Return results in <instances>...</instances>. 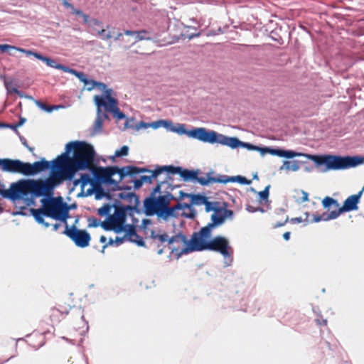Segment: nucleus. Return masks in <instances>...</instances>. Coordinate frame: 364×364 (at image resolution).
<instances>
[{"mask_svg":"<svg viewBox=\"0 0 364 364\" xmlns=\"http://www.w3.org/2000/svg\"><path fill=\"white\" fill-rule=\"evenodd\" d=\"M167 173H178L185 181H197L202 186H207L215 183V178L213 176V173L209 172L205 176H198L199 171H192L183 169L180 166H166Z\"/></svg>","mask_w":364,"mask_h":364,"instance_id":"obj_9","label":"nucleus"},{"mask_svg":"<svg viewBox=\"0 0 364 364\" xmlns=\"http://www.w3.org/2000/svg\"><path fill=\"white\" fill-rule=\"evenodd\" d=\"M51 167L50 162L42 159L39 161L33 164L24 162L23 173L24 176H34L40 172L49 169Z\"/></svg>","mask_w":364,"mask_h":364,"instance_id":"obj_16","label":"nucleus"},{"mask_svg":"<svg viewBox=\"0 0 364 364\" xmlns=\"http://www.w3.org/2000/svg\"><path fill=\"white\" fill-rule=\"evenodd\" d=\"M82 18H83V21L84 23H88L90 25V19H89V16L85 14H83L82 16Z\"/></svg>","mask_w":364,"mask_h":364,"instance_id":"obj_60","label":"nucleus"},{"mask_svg":"<svg viewBox=\"0 0 364 364\" xmlns=\"http://www.w3.org/2000/svg\"><path fill=\"white\" fill-rule=\"evenodd\" d=\"M164 183V182H161L156 185V186L154 188L153 192L151 193V197H155L156 193L160 192L161 186Z\"/></svg>","mask_w":364,"mask_h":364,"instance_id":"obj_52","label":"nucleus"},{"mask_svg":"<svg viewBox=\"0 0 364 364\" xmlns=\"http://www.w3.org/2000/svg\"><path fill=\"white\" fill-rule=\"evenodd\" d=\"M293 197L297 203H302L309 200V193L304 190H295Z\"/></svg>","mask_w":364,"mask_h":364,"instance_id":"obj_31","label":"nucleus"},{"mask_svg":"<svg viewBox=\"0 0 364 364\" xmlns=\"http://www.w3.org/2000/svg\"><path fill=\"white\" fill-rule=\"evenodd\" d=\"M247 210L248 211H250V212H255V211H257V210H260V211H262V212H263V210H262V208H254L253 207H252V206H250V205H248V206L247 207Z\"/></svg>","mask_w":364,"mask_h":364,"instance_id":"obj_59","label":"nucleus"},{"mask_svg":"<svg viewBox=\"0 0 364 364\" xmlns=\"http://www.w3.org/2000/svg\"><path fill=\"white\" fill-rule=\"evenodd\" d=\"M89 226L97 227L100 225V221L95 218H90L88 219Z\"/></svg>","mask_w":364,"mask_h":364,"instance_id":"obj_50","label":"nucleus"},{"mask_svg":"<svg viewBox=\"0 0 364 364\" xmlns=\"http://www.w3.org/2000/svg\"><path fill=\"white\" fill-rule=\"evenodd\" d=\"M111 206L108 204H105L102 207L97 210V213L100 216H105L109 214Z\"/></svg>","mask_w":364,"mask_h":364,"instance_id":"obj_45","label":"nucleus"},{"mask_svg":"<svg viewBox=\"0 0 364 364\" xmlns=\"http://www.w3.org/2000/svg\"><path fill=\"white\" fill-rule=\"evenodd\" d=\"M95 87H97L99 90H100L101 91L104 92V96H102V97L105 99V100L106 102H107V100H106V92L108 91V90H110L111 93H112V90L111 89H107V85L105 83L101 82H97V81L92 80V82H91V86L87 87V90L88 91H91Z\"/></svg>","mask_w":364,"mask_h":364,"instance_id":"obj_30","label":"nucleus"},{"mask_svg":"<svg viewBox=\"0 0 364 364\" xmlns=\"http://www.w3.org/2000/svg\"><path fill=\"white\" fill-rule=\"evenodd\" d=\"M300 162L299 161H284L283 166L280 167V170L284 168L287 171H297L300 168Z\"/></svg>","mask_w":364,"mask_h":364,"instance_id":"obj_32","label":"nucleus"},{"mask_svg":"<svg viewBox=\"0 0 364 364\" xmlns=\"http://www.w3.org/2000/svg\"><path fill=\"white\" fill-rule=\"evenodd\" d=\"M126 36L124 33H117L114 36V41H119V46L124 48V49H127L132 46L131 43L132 42L130 41L129 38H127L124 37Z\"/></svg>","mask_w":364,"mask_h":364,"instance_id":"obj_28","label":"nucleus"},{"mask_svg":"<svg viewBox=\"0 0 364 364\" xmlns=\"http://www.w3.org/2000/svg\"><path fill=\"white\" fill-rule=\"evenodd\" d=\"M256 151H258L261 153L262 155L268 153V147H259L257 146Z\"/></svg>","mask_w":364,"mask_h":364,"instance_id":"obj_54","label":"nucleus"},{"mask_svg":"<svg viewBox=\"0 0 364 364\" xmlns=\"http://www.w3.org/2000/svg\"><path fill=\"white\" fill-rule=\"evenodd\" d=\"M269 154L277 156L279 157H284L287 159H292L296 156H304L308 159L313 161L311 156H321V155H311L309 154H304L300 152H296L292 150H283L280 149H274L268 147V153Z\"/></svg>","mask_w":364,"mask_h":364,"instance_id":"obj_20","label":"nucleus"},{"mask_svg":"<svg viewBox=\"0 0 364 364\" xmlns=\"http://www.w3.org/2000/svg\"><path fill=\"white\" fill-rule=\"evenodd\" d=\"M270 188V185H268L265 187V188L262 191L258 192V196H259V202L262 203V201H268V197H269V190Z\"/></svg>","mask_w":364,"mask_h":364,"instance_id":"obj_42","label":"nucleus"},{"mask_svg":"<svg viewBox=\"0 0 364 364\" xmlns=\"http://www.w3.org/2000/svg\"><path fill=\"white\" fill-rule=\"evenodd\" d=\"M124 34L127 36L132 37L133 38V41L131 43L134 45L138 41L142 40H151V37H149V32L146 30H140V31H131V30H125Z\"/></svg>","mask_w":364,"mask_h":364,"instance_id":"obj_24","label":"nucleus"},{"mask_svg":"<svg viewBox=\"0 0 364 364\" xmlns=\"http://www.w3.org/2000/svg\"><path fill=\"white\" fill-rule=\"evenodd\" d=\"M26 55L27 56H31V55H33L34 56L35 58H36L37 59L40 60H42L43 62H45L46 63V65L50 68H56V69H58V70H61L64 72H66L68 71V68L65 66V65H63L61 64H58L55 62V60L48 58V57H46V56H43V55H41V53H36L33 50H29L26 52Z\"/></svg>","mask_w":364,"mask_h":364,"instance_id":"obj_21","label":"nucleus"},{"mask_svg":"<svg viewBox=\"0 0 364 364\" xmlns=\"http://www.w3.org/2000/svg\"><path fill=\"white\" fill-rule=\"evenodd\" d=\"M124 237L131 242L137 243L139 245H144V242L137 235L135 226L133 225H124Z\"/></svg>","mask_w":364,"mask_h":364,"instance_id":"obj_23","label":"nucleus"},{"mask_svg":"<svg viewBox=\"0 0 364 364\" xmlns=\"http://www.w3.org/2000/svg\"><path fill=\"white\" fill-rule=\"evenodd\" d=\"M179 215L193 219L196 217V213L193 207H191V205L186 203H178L173 207L168 205L159 213V217L167 219L171 217L176 218Z\"/></svg>","mask_w":364,"mask_h":364,"instance_id":"obj_12","label":"nucleus"},{"mask_svg":"<svg viewBox=\"0 0 364 364\" xmlns=\"http://www.w3.org/2000/svg\"><path fill=\"white\" fill-rule=\"evenodd\" d=\"M63 233L69 237L77 247L82 248L87 247L91 240L90 235L86 230L77 229L75 225L69 228L67 222H65V230Z\"/></svg>","mask_w":364,"mask_h":364,"instance_id":"obj_13","label":"nucleus"},{"mask_svg":"<svg viewBox=\"0 0 364 364\" xmlns=\"http://www.w3.org/2000/svg\"><path fill=\"white\" fill-rule=\"evenodd\" d=\"M152 237L154 240H158L161 242H168V240L170 239V238H168V235L166 233L156 234V235L152 233Z\"/></svg>","mask_w":364,"mask_h":364,"instance_id":"obj_46","label":"nucleus"},{"mask_svg":"<svg viewBox=\"0 0 364 364\" xmlns=\"http://www.w3.org/2000/svg\"><path fill=\"white\" fill-rule=\"evenodd\" d=\"M36 105L41 109H42L43 110H46V111H47L48 112H52L54 109H57V107H55V106H49V105H47L45 103L42 102H40V101H37L36 102Z\"/></svg>","mask_w":364,"mask_h":364,"instance_id":"obj_47","label":"nucleus"},{"mask_svg":"<svg viewBox=\"0 0 364 364\" xmlns=\"http://www.w3.org/2000/svg\"><path fill=\"white\" fill-rule=\"evenodd\" d=\"M95 32L96 29H100L103 27L102 22L96 19V18H92L90 21V25H89Z\"/></svg>","mask_w":364,"mask_h":364,"instance_id":"obj_44","label":"nucleus"},{"mask_svg":"<svg viewBox=\"0 0 364 364\" xmlns=\"http://www.w3.org/2000/svg\"><path fill=\"white\" fill-rule=\"evenodd\" d=\"M211 233L208 235H204L199 232H194L192 235V244L191 247L186 249L188 250H211L220 252L225 257H230L232 253V248L229 246L228 240L222 236L215 237L213 240H208Z\"/></svg>","mask_w":364,"mask_h":364,"instance_id":"obj_5","label":"nucleus"},{"mask_svg":"<svg viewBox=\"0 0 364 364\" xmlns=\"http://www.w3.org/2000/svg\"><path fill=\"white\" fill-rule=\"evenodd\" d=\"M229 182H238L240 184L250 185L252 183V181L241 176L230 177L225 175H220L218 177L215 178V183H219L225 184Z\"/></svg>","mask_w":364,"mask_h":364,"instance_id":"obj_22","label":"nucleus"},{"mask_svg":"<svg viewBox=\"0 0 364 364\" xmlns=\"http://www.w3.org/2000/svg\"><path fill=\"white\" fill-rule=\"evenodd\" d=\"M42 202L46 216L62 220L65 223L68 210L66 203L63 202L61 198H52L48 200L43 199Z\"/></svg>","mask_w":364,"mask_h":364,"instance_id":"obj_8","label":"nucleus"},{"mask_svg":"<svg viewBox=\"0 0 364 364\" xmlns=\"http://www.w3.org/2000/svg\"><path fill=\"white\" fill-rule=\"evenodd\" d=\"M146 169L148 170V171H145L144 173H150L151 174L149 176H141L144 183H152L153 178H156L158 176H159L164 171L167 172L166 166H157L156 168L153 171H151L148 168H146Z\"/></svg>","mask_w":364,"mask_h":364,"instance_id":"obj_26","label":"nucleus"},{"mask_svg":"<svg viewBox=\"0 0 364 364\" xmlns=\"http://www.w3.org/2000/svg\"><path fill=\"white\" fill-rule=\"evenodd\" d=\"M143 183L144 181H142L141 178H140L139 179H136L134 181V187L136 188H139L142 186Z\"/></svg>","mask_w":364,"mask_h":364,"instance_id":"obj_55","label":"nucleus"},{"mask_svg":"<svg viewBox=\"0 0 364 364\" xmlns=\"http://www.w3.org/2000/svg\"><path fill=\"white\" fill-rule=\"evenodd\" d=\"M316 322L319 326H327V320L326 319H323V318L319 319V318H318V319L316 320Z\"/></svg>","mask_w":364,"mask_h":364,"instance_id":"obj_57","label":"nucleus"},{"mask_svg":"<svg viewBox=\"0 0 364 364\" xmlns=\"http://www.w3.org/2000/svg\"><path fill=\"white\" fill-rule=\"evenodd\" d=\"M290 235H291V232H285L284 234H283V238L285 240H289V238H290Z\"/></svg>","mask_w":364,"mask_h":364,"instance_id":"obj_61","label":"nucleus"},{"mask_svg":"<svg viewBox=\"0 0 364 364\" xmlns=\"http://www.w3.org/2000/svg\"><path fill=\"white\" fill-rule=\"evenodd\" d=\"M205 208L206 212L214 211L216 208L220 206L218 202H211L207 198L204 203Z\"/></svg>","mask_w":364,"mask_h":364,"instance_id":"obj_41","label":"nucleus"},{"mask_svg":"<svg viewBox=\"0 0 364 364\" xmlns=\"http://www.w3.org/2000/svg\"><path fill=\"white\" fill-rule=\"evenodd\" d=\"M291 221L296 223H301L302 221V219L301 218H294L291 219Z\"/></svg>","mask_w":364,"mask_h":364,"instance_id":"obj_63","label":"nucleus"},{"mask_svg":"<svg viewBox=\"0 0 364 364\" xmlns=\"http://www.w3.org/2000/svg\"><path fill=\"white\" fill-rule=\"evenodd\" d=\"M95 178V186H97L98 192L102 191L101 185L113 184L117 189H122L118 184V181L112 179L114 174L119 175V181H121L127 176H134L140 172L148 171L146 168H139L133 166H127L122 168L117 166L102 167L94 165L90 170Z\"/></svg>","mask_w":364,"mask_h":364,"instance_id":"obj_4","label":"nucleus"},{"mask_svg":"<svg viewBox=\"0 0 364 364\" xmlns=\"http://www.w3.org/2000/svg\"><path fill=\"white\" fill-rule=\"evenodd\" d=\"M0 50H1V52H6L9 50H17L21 53H23L26 55V52L28 50H26L22 48L16 47L14 46H11L9 44H0Z\"/></svg>","mask_w":364,"mask_h":364,"instance_id":"obj_38","label":"nucleus"},{"mask_svg":"<svg viewBox=\"0 0 364 364\" xmlns=\"http://www.w3.org/2000/svg\"><path fill=\"white\" fill-rule=\"evenodd\" d=\"M96 34L103 41H109L112 38V32H107V30L103 28V27L100 29H96Z\"/></svg>","mask_w":364,"mask_h":364,"instance_id":"obj_39","label":"nucleus"},{"mask_svg":"<svg viewBox=\"0 0 364 364\" xmlns=\"http://www.w3.org/2000/svg\"><path fill=\"white\" fill-rule=\"evenodd\" d=\"M173 131L178 133L179 134H186L190 138L196 139L199 141L205 142L207 129L204 127L194 128L191 130L185 129L183 124H180L176 129H173Z\"/></svg>","mask_w":364,"mask_h":364,"instance_id":"obj_18","label":"nucleus"},{"mask_svg":"<svg viewBox=\"0 0 364 364\" xmlns=\"http://www.w3.org/2000/svg\"><path fill=\"white\" fill-rule=\"evenodd\" d=\"M67 73H71L75 75L81 82H82L85 85L91 84L92 80H88L87 75L82 72H78L75 70L69 68L68 69Z\"/></svg>","mask_w":364,"mask_h":364,"instance_id":"obj_35","label":"nucleus"},{"mask_svg":"<svg viewBox=\"0 0 364 364\" xmlns=\"http://www.w3.org/2000/svg\"><path fill=\"white\" fill-rule=\"evenodd\" d=\"M226 207L227 204L224 203L223 205H220L215 209L211 215V223L200 229L202 234L208 236L213 229L223 225L226 219L232 218L234 212Z\"/></svg>","mask_w":364,"mask_h":364,"instance_id":"obj_10","label":"nucleus"},{"mask_svg":"<svg viewBox=\"0 0 364 364\" xmlns=\"http://www.w3.org/2000/svg\"><path fill=\"white\" fill-rule=\"evenodd\" d=\"M104 119H108V115L105 113L102 114L101 109L100 112H99V109H97V116L93 125V129L95 132L102 129Z\"/></svg>","mask_w":364,"mask_h":364,"instance_id":"obj_29","label":"nucleus"},{"mask_svg":"<svg viewBox=\"0 0 364 364\" xmlns=\"http://www.w3.org/2000/svg\"><path fill=\"white\" fill-rule=\"evenodd\" d=\"M175 199V197L170 193H167L163 196H160L156 198V205L159 209V213L168 205H169L171 201Z\"/></svg>","mask_w":364,"mask_h":364,"instance_id":"obj_27","label":"nucleus"},{"mask_svg":"<svg viewBox=\"0 0 364 364\" xmlns=\"http://www.w3.org/2000/svg\"><path fill=\"white\" fill-rule=\"evenodd\" d=\"M126 238L124 237V236L123 237H117L115 238V240H114V242L116 244V245H119L121 244H122Z\"/></svg>","mask_w":364,"mask_h":364,"instance_id":"obj_56","label":"nucleus"},{"mask_svg":"<svg viewBox=\"0 0 364 364\" xmlns=\"http://www.w3.org/2000/svg\"><path fill=\"white\" fill-rule=\"evenodd\" d=\"M205 142L210 144L218 143L232 149L240 146L242 144V141L236 137L226 136L213 130L207 131Z\"/></svg>","mask_w":364,"mask_h":364,"instance_id":"obj_14","label":"nucleus"},{"mask_svg":"<svg viewBox=\"0 0 364 364\" xmlns=\"http://www.w3.org/2000/svg\"><path fill=\"white\" fill-rule=\"evenodd\" d=\"M100 241L102 242V243H105L106 241H107V238L104 235H102L100 238Z\"/></svg>","mask_w":364,"mask_h":364,"instance_id":"obj_64","label":"nucleus"},{"mask_svg":"<svg viewBox=\"0 0 364 364\" xmlns=\"http://www.w3.org/2000/svg\"><path fill=\"white\" fill-rule=\"evenodd\" d=\"M131 188L127 187L124 191L118 194V198L127 200L129 204L123 206H115L113 215H109L107 219L100 225L105 230H113L115 233H120L124 230V225L127 213L129 214L135 210L139 204V198Z\"/></svg>","mask_w":364,"mask_h":364,"instance_id":"obj_3","label":"nucleus"},{"mask_svg":"<svg viewBox=\"0 0 364 364\" xmlns=\"http://www.w3.org/2000/svg\"><path fill=\"white\" fill-rule=\"evenodd\" d=\"M24 162L18 159H0V169L4 172L23 173Z\"/></svg>","mask_w":364,"mask_h":364,"instance_id":"obj_17","label":"nucleus"},{"mask_svg":"<svg viewBox=\"0 0 364 364\" xmlns=\"http://www.w3.org/2000/svg\"><path fill=\"white\" fill-rule=\"evenodd\" d=\"M331 215V212L329 213H324L322 215H314L312 221L314 223H318L321 220L328 221L331 220H334L336 218L329 217Z\"/></svg>","mask_w":364,"mask_h":364,"instance_id":"obj_40","label":"nucleus"},{"mask_svg":"<svg viewBox=\"0 0 364 364\" xmlns=\"http://www.w3.org/2000/svg\"><path fill=\"white\" fill-rule=\"evenodd\" d=\"M68 315L73 321L85 323L83 311L79 307L71 306L70 304L66 306H60V308H50L45 314L44 321L54 327Z\"/></svg>","mask_w":364,"mask_h":364,"instance_id":"obj_7","label":"nucleus"},{"mask_svg":"<svg viewBox=\"0 0 364 364\" xmlns=\"http://www.w3.org/2000/svg\"><path fill=\"white\" fill-rule=\"evenodd\" d=\"M31 212L34 218L38 223L43 224L46 228L49 226V224L48 223H45L43 219V215H45L43 208L40 209H33Z\"/></svg>","mask_w":364,"mask_h":364,"instance_id":"obj_33","label":"nucleus"},{"mask_svg":"<svg viewBox=\"0 0 364 364\" xmlns=\"http://www.w3.org/2000/svg\"><path fill=\"white\" fill-rule=\"evenodd\" d=\"M68 6H71L73 8V14L76 15V16H82V14H84L80 9H74L72 5L70 4H68Z\"/></svg>","mask_w":364,"mask_h":364,"instance_id":"obj_53","label":"nucleus"},{"mask_svg":"<svg viewBox=\"0 0 364 364\" xmlns=\"http://www.w3.org/2000/svg\"><path fill=\"white\" fill-rule=\"evenodd\" d=\"M191 193H184L182 191H180L178 192V197H175V199H173V200H181L184 199L185 198H191Z\"/></svg>","mask_w":364,"mask_h":364,"instance_id":"obj_48","label":"nucleus"},{"mask_svg":"<svg viewBox=\"0 0 364 364\" xmlns=\"http://www.w3.org/2000/svg\"><path fill=\"white\" fill-rule=\"evenodd\" d=\"M174 243L178 244V246L177 247L173 246L171 248L173 252L178 251L180 245H181L183 247L180 251L179 255L188 254L191 252L194 251V250H188V252H185V251H186V249L191 247V244H192V238L191 239L190 241H188L186 237L182 234H178V235L171 237L168 240L169 245H173Z\"/></svg>","mask_w":364,"mask_h":364,"instance_id":"obj_19","label":"nucleus"},{"mask_svg":"<svg viewBox=\"0 0 364 364\" xmlns=\"http://www.w3.org/2000/svg\"><path fill=\"white\" fill-rule=\"evenodd\" d=\"M106 100L107 102L100 95L95 96L94 101L97 107H98L99 112H100V108L104 107L106 112L112 113L116 119L119 120L124 119L125 114L118 108L117 100L111 96L110 90L106 92Z\"/></svg>","mask_w":364,"mask_h":364,"instance_id":"obj_11","label":"nucleus"},{"mask_svg":"<svg viewBox=\"0 0 364 364\" xmlns=\"http://www.w3.org/2000/svg\"><path fill=\"white\" fill-rule=\"evenodd\" d=\"M95 151L90 144L74 141L65 146V152L53 161V179L57 183L71 180L79 171L90 170L95 164Z\"/></svg>","mask_w":364,"mask_h":364,"instance_id":"obj_1","label":"nucleus"},{"mask_svg":"<svg viewBox=\"0 0 364 364\" xmlns=\"http://www.w3.org/2000/svg\"><path fill=\"white\" fill-rule=\"evenodd\" d=\"M6 88H7V90H8V91H9V92H11H11L16 93V94H17L18 96H20L21 97H23V95H22V94H21V92L18 90V88H17V87H11V88H10V87H9V85H8V84H7V83H6Z\"/></svg>","mask_w":364,"mask_h":364,"instance_id":"obj_49","label":"nucleus"},{"mask_svg":"<svg viewBox=\"0 0 364 364\" xmlns=\"http://www.w3.org/2000/svg\"><path fill=\"white\" fill-rule=\"evenodd\" d=\"M134 53H137V54H140V55H149V54H150V53L145 52V51L132 50L130 52V55L132 56V55Z\"/></svg>","mask_w":364,"mask_h":364,"instance_id":"obj_58","label":"nucleus"},{"mask_svg":"<svg viewBox=\"0 0 364 364\" xmlns=\"http://www.w3.org/2000/svg\"><path fill=\"white\" fill-rule=\"evenodd\" d=\"M240 146L246 147L249 150H255L256 151V149H257V146L252 145L249 143L242 142V144H240Z\"/></svg>","mask_w":364,"mask_h":364,"instance_id":"obj_51","label":"nucleus"},{"mask_svg":"<svg viewBox=\"0 0 364 364\" xmlns=\"http://www.w3.org/2000/svg\"><path fill=\"white\" fill-rule=\"evenodd\" d=\"M129 152V147L126 145L121 147L120 149L117 150L114 153V156L112 157V159H114V157H122L125 156L128 154Z\"/></svg>","mask_w":364,"mask_h":364,"instance_id":"obj_43","label":"nucleus"},{"mask_svg":"<svg viewBox=\"0 0 364 364\" xmlns=\"http://www.w3.org/2000/svg\"><path fill=\"white\" fill-rule=\"evenodd\" d=\"M321 203L323 207L326 209H329L330 206L331 205H334L335 207H339V203H338V201L329 196L325 197L322 200Z\"/></svg>","mask_w":364,"mask_h":364,"instance_id":"obj_37","label":"nucleus"},{"mask_svg":"<svg viewBox=\"0 0 364 364\" xmlns=\"http://www.w3.org/2000/svg\"><path fill=\"white\" fill-rule=\"evenodd\" d=\"M80 182L82 184V186H87L88 184H90L93 188L98 192L97 186H95V178L92 176V178L88 174V173H82L80 176Z\"/></svg>","mask_w":364,"mask_h":364,"instance_id":"obj_34","label":"nucleus"},{"mask_svg":"<svg viewBox=\"0 0 364 364\" xmlns=\"http://www.w3.org/2000/svg\"><path fill=\"white\" fill-rule=\"evenodd\" d=\"M364 191V187L357 194L351 195L348 197L343 202V205L336 210L331 211L329 217L338 218L341 214L345 212L356 210L358 207V204Z\"/></svg>","mask_w":364,"mask_h":364,"instance_id":"obj_15","label":"nucleus"},{"mask_svg":"<svg viewBox=\"0 0 364 364\" xmlns=\"http://www.w3.org/2000/svg\"><path fill=\"white\" fill-rule=\"evenodd\" d=\"M311 158L316 166L325 165L323 171L346 169L364 163V157L360 156H341L327 154Z\"/></svg>","mask_w":364,"mask_h":364,"instance_id":"obj_6","label":"nucleus"},{"mask_svg":"<svg viewBox=\"0 0 364 364\" xmlns=\"http://www.w3.org/2000/svg\"><path fill=\"white\" fill-rule=\"evenodd\" d=\"M114 242V241L110 238L108 244H105L103 245L102 252H104L105 249L108 246V245H112Z\"/></svg>","mask_w":364,"mask_h":364,"instance_id":"obj_62","label":"nucleus"},{"mask_svg":"<svg viewBox=\"0 0 364 364\" xmlns=\"http://www.w3.org/2000/svg\"><path fill=\"white\" fill-rule=\"evenodd\" d=\"M144 206L147 215L156 214L159 216V209L156 205V197L147 198L144 200Z\"/></svg>","mask_w":364,"mask_h":364,"instance_id":"obj_25","label":"nucleus"},{"mask_svg":"<svg viewBox=\"0 0 364 364\" xmlns=\"http://www.w3.org/2000/svg\"><path fill=\"white\" fill-rule=\"evenodd\" d=\"M57 184L53 174L46 180H21L13 183L10 189L2 191L3 197L15 200L29 193L35 196H50Z\"/></svg>","mask_w":364,"mask_h":364,"instance_id":"obj_2","label":"nucleus"},{"mask_svg":"<svg viewBox=\"0 0 364 364\" xmlns=\"http://www.w3.org/2000/svg\"><path fill=\"white\" fill-rule=\"evenodd\" d=\"M207 197L205 196L199 195V194H191V206L193 205H204Z\"/></svg>","mask_w":364,"mask_h":364,"instance_id":"obj_36","label":"nucleus"}]
</instances>
